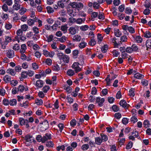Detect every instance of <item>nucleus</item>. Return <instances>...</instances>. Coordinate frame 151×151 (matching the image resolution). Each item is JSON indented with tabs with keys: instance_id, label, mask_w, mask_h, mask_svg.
Masks as SVG:
<instances>
[{
	"instance_id": "18",
	"label": "nucleus",
	"mask_w": 151,
	"mask_h": 151,
	"mask_svg": "<svg viewBox=\"0 0 151 151\" xmlns=\"http://www.w3.org/2000/svg\"><path fill=\"white\" fill-rule=\"evenodd\" d=\"M6 72L7 73L13 76H14L16 73V72L14 69L10 68L8 69Z\"/></svg>"
},
{
	"instance_id": "57",
	"label": "nucleus",
	"mask_w": 151,
	"mask_h": 151,
	"mask_svg": "<svg viewBox=\"0 0 151 151\" xmlns=\"http://www.w3.org/2000/svg\"><path fill=\"white\" fill-rule=\"evenodd\" d=\"M58 127L59 128V130L61 132L64 127V125L63 123H60L58 125Z\"/></svg>"
},
{
	"instance_id": "14",
	"label": "nucleus",
	"mask_w": 151,
	"mask_h": 151,
	"mask_svg": "<svg viewBox=\"0 0 151 151\" xmlns=\"http://www.w3.org/2000/svg\"><path fill=\"white\" fill-rule=\"evenodd\" d=\"M27 49V46L25 44H22L21 45V48L20 49V53H25Z\"/></svg>"
},
{
	"instance_id": "9",
	"label": "nucleus",
	"mask_w": 151,
	"mask_h": 151,
	"mask_svg": "<svg viewBox=\"0 0 151 151\" xmlns=\"http://www.w3.org/2000/svg\"><path fill=\"white\" fill-rule=\"evenodd\" d=\"M51 139V134L49 133H46L45 134V136L42 137V143H44L47 140Z\"/></svg>"
},
{
	"instance_id": "63",
	"label": "nucleus",
	"mask_w": 151,
	"mask_h": 151,
	"mask_svg": "<svg viewBox=\"0 0 151 151\" xmlns=\"http://www.w3.org/2000/svg\"><path fill=\"white\" fill-rule=\"evenodd\" d=\"M130 121L132 123H134L138 121V119L137 117L133 116L131 118Z\"/></svg>"
},
{
	"instance_id": "56",
	"label": "nucleus",
	"mask_w": 151,
	"mask_h": 151,
	"mask_svg": "<svg viewBox=\"0 0 151 151\" xmlns=\"http://www.w3.org/2000/svg\"><path fill=\"white\" fill-rule=\"evenodd\" d=\"M112 110L114 112H117L119 110V107L116 105H113L112 107Z\"/></svg>"
},
{
	"instance_id": "13",
	"label": "nucleus",
	"mask_w": 151,
	"mask_h": 151,
	"mask_svg": "<svg viewBox=\"0 0 151 151\" xmlns=\"http://www.w3.org/2000/svg\"><path fill=\"white\" fill-rule=\"evenodd\" d=\"M40 124H42L41 127L43 128L44 130H46L48 128L49 124L47 121H45L43 122L40 123Z\"/></svg>"
},
{
	"instance_id": "29",
	"label": "nucleus",
	"mask_w": 151,
	"mask_h": 151,
	"mask_svg": "<svg viewBox=\"0 0 151 151\" xmlns=\"http://www.w3.org/2000/svg\"><path fill=\"white\" fill-rule=\"evenodd\" d=\"M100 137L101 139L102 142H106L108 140V137L106 135L104 134H101L100 135Z\"/></svg>"
},
{
	"instance_id": "45",
	"label": "nucleus",
	"mask_w": 151,
	"mask_h": 151,
	"mask_svg": "<svg viewBox=\"0 0 151 151\" xmlns=\"http://www.w3.org/2000/svg\"><path fill=\"white\" fill-rule=\"evenodd\" d=\"M106 81L107 85L108 86H110L111 83V80L110 78L109 75H108L107 77L105 79Z\"/></svg>"
},
{
	"instance_id": "24",
	"label": "nucleus",
	"mask_w": 151,
	"mask_h": 151,
	"mask_svg": "<svg viewBox=\"0 0 151 151\" xmlns=\"http://www.w3.org/2000/svg\"><path fill=\"white\" fill-rule=\"evenodd\" d=\"M114 34L117 37H119L122 34L121 32L119 29H114Z\"/></svg>"
},
{
	"instance_id": "38",
	"label": "nucleus",
	"mask_w": 151,
	"mask_h": 151,
	"mask_svg": "<svg viewBox=\"0 0 151 151\" xmlns=\"http://www.w3.org/2000/svg\"><path fill=\"white\" fill-rule=\"evenodd\" d=\"M97 39L98 43L99 44L103 40V37L101 34H98L97 35Z\"/></svg>"
},
{
	"instance_id": "52",
	"label": "nucleus",
	"mask_w": 151,
	"mask_h": 151,
	"mask_svg": "<svg viewBox=\"0 0 151 151\" xmlns=\"http://www.w3.org/2000/svg\"><path fill=\"white\" fill-rule=\"evenodd\" d=\"M127 31H128L130 33L132 34H133L135 32L134 28L131 26L129 27V28H128V29H127Z\"/></svg>"
},
{
	"instance_id": "25",
	"label": "nucleus",
	"mask_w": 151,
	"mask_h": 151,
	"mask_svg": "<svg viewBox=\"0 0 151 151\" xmlns=\"http://www.w3.org/2000/svg\"><path fill=\"white\" fill-rule=\"evenodd\" d=\"M28 76L27 71H24L22 73L21 78L20 80L22 81L23 79L27 77Z\"/></svg>"
},
{
	"instance_id": "23",
	"label": "nucleus",
	"mask_w": 151,
	"mask_h": 151,
	"mask_svg": "<svg viewBox=\"0 0 151 151\" xmlns=\"http://www.w3.org/2000/svg\"><path fill=\"white\" fill-rule=\"evenodd\" d=\"M134 76L135 78L139 79L142 78L144 77V76L139 73H134Z\"/></svg>"
},
{
	"instance_id": "27",
	"label": "nucleus",
	"mask_w": 151,
	"mask_h": 151,
	"mask_svg": "<svg viewBox=\"0 0 151 151\" xmlns=\"http://www.w3.org/2000/svg\"><path fill=\"white\" fill-rule=\"evenodd\" d=\"M119 104L121 106H122L124 108L126 107L127 104L126 101L124 100H121L119 102Z\"/></svg>"
},
{
	"instance_id": "49",
	"label": "nucleus",
	"mask_w": 151,
	"mask_h": 151,
	"mask_svg": "<svg viewBox=\"0 0 151 151\" xmlns=\"http://www.w3.org/2000/svg\"><path fill=\"white\" fill-rule=\"evenodd\" d=\"M3 2H4L8 5L11 6L12 4V0H2Z\"/></svg>"
},
{
	"instance_id": "7",
	"label": "nucleus",
	"mask_w": 151,
	"mask_h": 151,
	"mask_svg": "<svg viewBox=\"0 0 151 151\" xmlns=\"http://www.w3.org/2000/svg\"><path fill=\"white\" fill-rule=\"evenodd\" d=\"M77 30V27H70L68 29L69 33L71 35H75L76 33Z\"/></svg>"
},
{
	"instance_id": "20",
	"label": "nucleus",
	"mask_w": 151,
	"mask_h": 151,
	"mask_svg": "<svg viewBox=\"0 0 151 151\" xmlns=\"http://www.w3.org/2000/svg\"><path fill=\"white\" fill-rule=\"evenodd\" d=\"M87 43L86 42L83 41L81 42L78 45L80 49H82L85 47L87 46Z\"/></svg>"
},
{
	"instance_id": "41",
	"label": "nucleus",
	"mask_w": 151,
	"mask_h": 151,
	"mask_svg": "<svg viewBox=\"0 0 151 151\" xmlns=\"http://www.w3.org/2000/svg\"><path fill=\"white\" fill-rule=\"evenodd\" d=\"M46 145L48 147H52L54 146V144L52 141H49L46 143Z\"/></svg>"
},
{
	"instance_id": "54",
	"label": "nucleus",
	"mask_w": 151,
	"mask_h": 151,
	"mask_svg": "<svg viewBox=\"0 0 151 151\" xmlns=\"http://www.w3.org/2000/svg\"><path fill=\"white\" fill-rule=\"evenodd\" d=\"M93 8L96 9H98L100 7L99 3L96 2H94L93 3Z\"/></svg>"
},
{
	"instance_id": "11",
	"label": "nucleus",
	"mask_w": 151,
	"mask_h": 151,
	"mask_svg": "<svg viewBox=\"0 0 151 151\" xmlns=\"http://www.w3.org/2000/svg\"><path fill=\"white\" fill-rule=\"evenodd\" d=\"M81 39V36L79 35H74L72 38L73 41L74 42H79Z\"/></svg>"
},
{
	"instance_id": "17",
	"label": "nucleus",
	"mask_w": 151,
	"mask_h": 151,
	"mask_svg": "<svg viewBox=\"0 0 151 151\" xmlns=\"http://www.w3.org/2000/svg\"><path fill=\"white\" fill-rule=\"evenodd\" d=\"M134 38L135 41L137 43H141L142 41V39L140 36H136L135 37H134Z\"/></svg>"
},
{
	"instance_id": "6",
	"label": "nucleus",
	"mask_w": 151,
	"mask_h": 151,
	"mask_svg": "<svg viewBox=\"0 0 151 151\" xmlns=\"http://www.w3.org/2000/svg\"><path fill=\"white\" fill-rule=\"evenodd\" d=\"M43 81H42L39 79L36 81L35 84V86L37 89H38L39 88L42 87L43 86Z\"/></svg>"
},
{
	"instance_id": "59",
	"label": "nucleus",
	"mask_w": 151,
	"mask_h": 151,
	"mask_svg": "<svg viewBox=\"0 0 151 151\" xmlns=\"http://www.w3.org/2000/svg\"><path fill=\"white\" fill-rule=\"evenodd\" d=\"M35 103L38 105H40L43 103L42 100L41 99H36L35 100Z\"/></svg>"
},
{
	"instance_id": "50",
	"label": "nucleus",
	"mask_w": 151,
	"mask_h": 151,
	"mask_svg": "<svg viewBox=\"0 0 151 151\" xmlns=\"http://www.w3.org/2000/svg\"><path fill=\"white\" fill-rule=\"evenodd\" d=\"M27 72L28 76L30 77L33 76L35 74V72L33 71L30 70H28L27 71Z\"/></svg>"
},
{
	"instance_id": "60",
	"label": "nucleus",
	"mask_w": 151,
	"mask_h": 151,
	"mask_svg": "<svg viewBox=\"0 0 151 151\" xmlns=\"http://www.w3.org/2000/svg\"><path fill=\"white\" fill-rule=\"evenodd\" d=\"M67 37L65 36H63L59 38V41L61 42H63L66 40Z\"/></svg>"
},
{
	"instance_id": "37",
	"label": "nucleus",
	"mask_w": 151,
	"mask_h": 151,
	"mask_svg": "<svg viewBox=\"0 0 151 151\" xmlns=\"http://www.w3.org/2000/svg\"><path fill=\"white\" fill-rule=\"evenodd\" d=\"M85 20V18H79L76 19V22L78 24H81L84 22Z\"/></svg>"
},
{
	"instance_id": "8",
	"label": "nucleus",
	"mask_w": 151,
	"mask_h": 151,
	"mask_svg": "<svg viewBox=\"0 0 151 151\" xmlns=\"http://www.w3.org/2000/svg\"><path fill=\"white\" fill-rule=\"evenodd\" d=\"M132 135L130 136L129 137V138L132 140H134L135 138L139 136L138 132L136 131L132 132Z\"/></svg>"
},
{
	"instance_id": "44",
	"label": "nucleus",
	"mask_w": 151,
	"mask_h": 151,
	"mask_svg": "<svg viewBox=\"0 0 151 151\" xmlns=\"http://www.w3.org/2000/svg\"><path fill=\"white\" fill-rule=\"evenodd\" d=\"M76 19L73 17H70L69 18L68 23L69 24H73L76 22Z\"/></svg>"
},
{
	"instance_id": "43",
	"label": "nucleus",
	"mask_w": 151,
	"mask_h": 151,
	"mask_svg": "<svg viewBox=\"0 0 151 151\" xmlns=\"http://www.w3.org/2000/svg\"><path fill=\"white\" fill-rule=\"evenodd\" d=\"M146 45L147 48H151V40H147L146 42Z\"/></svg>"
},
{
	"instance_id": "34",
	"label": "nucleus",
	"mask_w": 151,
	"mask_h": 151,
	"mask_svg": "<svg viewBox=\"0 0 151 151\" xmlns=\"http://www.w3.org/2000/svg\"><path fill=\"white\" fill-rule=\"evenodd\" d=\"M17 101L16 99H13L9 100V104L10 106H14L17 104Z\"/></svg>"
},
{
	"instance_id": "22",
	"label": "nucleus",
	"mask_w": 151,
	"mask_h": 151,
	"mask_svg": "<svg viewBox=\"0 0 151 151\" xmlns=\"http://www.w3.org/2000/svg\"><path fill=\"white\" fill-rule=\"evenodd\" d=\"M53 106H54V107L53 108V110H55V109H58L59 107V101L58 99H56L54 102Z\"/></svg>"
},
{
	"instance_id": "62",
	"label": "nucleus",
	"mask_w": 151,
	"mask_h": 151,
	"mask_svg": "<svg viewBox=\"0 0 151 151\" xmlns=\"http://www.w3.org/2000/svg\"><path fill=\"white\" fill-rule=\"evenodd\" d=\"M53 35H50L49 36L47 37V41L48 42H51L52 40Z\"/></svg>"
},
{
	"instance_id": "19",
	"label": "nucleus",
	"mask_w": 151,
	"mask_h": 151,
	"mask_svg": "<svg viewBox=\"0 0 151 151\" xmlns=\"http://www.w3.org/2000/svg\"><path fill=\"white\" fill-rule=\"evenodd\" d=\"M100 137L95 138V143L97 145H100L102 142Z\"/></svg>"
},
{
	"instance_id": "48",
	"label": "nucleus",
	"mask_w": 151,
	"mask_h": 151,
	"mask_svg": "<svg viewBox=\"0 0 151 151\" xmlns=\"http://www.w3.org/2000/svg\"><path fill=\"white\" fill-rule=\"evenodd\" d=\"M28 28V26L26 24H24L21 26V29L23 31H26Z\"/></svg>"
},
{
	"instance_id": "47",
	"label": "nucleus",
	"mask_w": 151,
	"mask_h": 151,
	"mask_svg": "<svg viewBox=\"0 0 151 151\" xmlns=\"http://www.w3.org/2000/svg\"><path fill=\"white\" fill-rule=\"evenodd\" d=\"M50 88V87L49 86L45 85L42 88V90L45 93H47Z\"/></svg>"
},
{
	"instance_id": "51",
	"label": "nucleus",
	"mask_w": 151,
	"mask_h": 151,
	"mask_svg": "<svg viewBox=\"0 0 151 151\" xmlns=\"http://www.w3.org/2000/svg\"><path fill=\"white\" fill-rule=\"evenodd\" d=\"M89 147V145L87 144L83 145L81 147V149L83 150H86L88 149Z\"/></svg>"
},
{
	"instance_id": "35",
	"label": "nucleus",
	"mask_w": 151,
	"mask_h": 151,
	"mask_svg": "<svg viewBox=\"0 0 151 151\" xmlns=\"http://www.w3.org/2000/svg\"><path fill=\"white\" fill-rule=\"evenodd\" d=\"M135 89L134 88H132L129 90V96L132 97H133L134 96L135 93Z\"/></svg>"
},
{
	"instance_id": "33",
	"label": "nucleus",
	"mask_w": 151,
	"mask_h": 151,
	"mask_svg": "<svg viewBox=\"0 0 151 151\" xmlns=\"http://www.w3.org/2000/svg\"><path fill=\"white\" fill-rule=\"evenodd\" d=\"M68 27L67 24L62 26L61 27V30L63 32V33H66L67 31Z\"/></svg>"
},
{
	"instance_id": "40",
	"label": "nucleus",
	"mask_w": 151,
	"mask_h": 151,
	"mask_svg": "<svg viewBox=\"0 0 151 151\" xmlns=\"http://www.w3.org/2000/svg\"><path fill=\"white\" fill-rule=\"evenodd\" d=\"M108 48V46L107 45H104V46L102 47L101 48V50L102 52L104 53H106Z\"/></svg>"
},
{
	"instance_id": "3",
	"label": "nucleus",
	"mask_w": 151,
	"mask_h": 151,
	"mask_svg": "<svg viewBox=\"0 0 151 151\" xmlns=\"http://www.w3.org/2000/svg\"><path fill=\"white\" fill-rule=\"evenodd\" d=\"M43 54L46 57L52 58L55 55V52L53 51L49 52L47 50H43Z\"/></svg>"
},
{
	"instance_id": "28",
	"label": "nucleus",
	"mask_w": 151,
	"mask_h": 151,
	"mask_svg": "<svg viewBox=\"0 0 151 151\" xmlns=\"http://www.w3.org/2000/svg\"><path fill=\"white\" fill-rule=\"evenodd\" d=\"M143 124L144 127L146 128L150 127V124L149 121L147 119L144 121Z\"/></svg>"
},
{
	"instance_id": "4",
	"label": "nucleus",
	"mask_w": 151,
	"mask_h": 151,
	"mask_svg": "<svg viewBox=\"0 0 151 151\" xmlns=\"http://www.w3.org/2000/svg\"><path fill=\"white\" fill-rule=\"evenodd\" d=\"M96 102L98 103L99 106L101 107L103 105V103L105 101V99L104 98H101L100 97H97L96 99Z\"/></svg>"
},
{
	"instance_id": "55",
	"label": "nucleus",
	"mask_w": 151,
	"mask_h": 151,
	"mask_svg": "<svg viewBox=\"0 0 151 151\" xmlns=\"http://www.w3.org/2000/svg\"><path fill=\"white\" fill-rule=\"evenodd\" d=\"M125 9V6L124 4H122L119 6L118 9L119 12H122Z\"/></svg>"
},
{
	"instance_id": "46",
	"label": "nucleus",
	"mask_w": 151,
	"mask_h": 151,
	"mask_svg": "<svg viewBox=\"0 0 151 151\" xmlns=\"http://www.w3.org/2000/svg\"><path fill=\"white\" fill-rule=\"evenodd\" d=\"M46 9L47 12L48 13H51L54 12V10L50 6H47L46 7Z\"/></svg>"
},
{
	"instance_id": "1",
	"label": "nucleus",
	"mask_w": 151,
	"mask_h": 151,
	"mask_svg": "<svg viewBox=\"0 0 151 151\" xmlns=\"http://www.w3.org/2000/svg\"><path fill=\"white\" fill-rule=\"evenodd\" d=\"M79 64L77 62H74L71 66L76 73H78L81 70V68L79 66Z\"/></svg>"
},
{
	"instance_id": "16",
	"label": "nucleus",
	"mask_w": 151,
	"mask_h": 151,
	"mask_svg": "<svg viewBox=\"0 0 151 151\" xmlns=\"http://www.w3.org/2000/svg\"><path fill=\"white\" fill-rule=\"evenodd\" d=\"M19 122L20 125L21 126L25 124L26 123L28 122V121L27 119H24V118L22 117L19 119Z\"/></svg>"
},
{
	"instance_id": "61",
	"label": "nucleus",
	"mask_w": 151,
	"mask_h": 151,
	"mask_svg": "<svg viewBox=\"0 0 151 151\" xmlns=\"http://www.w3.org/2000/svg\"><path fill=\"white\" fill-rule=\"evenodd\" d=\"M52 69L54 71H58L60 70V68L58 65H56L52 66Z\"/></svg>"
},
{
	"instance_id": "36",
	"label": "nucleus",
	"mask_w": 151,
	"mask_h": 151,
	"mask_svg": "<svg viewBox=\"0 0 151 151\" xmlns=\"http://www.w3.org/2000/svg\"><path fill=\"white\" fill-rule=\"evenodd\" d=\"M98 18L99 19L103 20L105 19L104 14L103 12H99L98 15Z\"/></svg>"
},
{
	"instance_id": "10",
	"label": "nucleus",
	"mask_w": 151,
	"mask_h": 151,
	"mask_svg": "<svg viewBox=\"0 0 151 151\" xmlns=\"http://www.w3.org/2000/svg\"><path fill=\"white\" fill-rule=\"evenodd\" d=\"M7 56L9 58H11L14 56V52L13 50H9L6 53Z\"/></svg>"
},
{
	"instance_id": "21",
	"label": "nucleus",
	"mask_w": 151,
	"mask_h": 151,
	"mask_svg": "<svg viewBox=\"0 0 151 151\" xmlns=\"http://www.w3.org/2000/svg\"><path fill=\"white\" fill-rule=\"evenodd\" d=\"M63 57H62V59L61 60H63V61L65 63H68L69 61V58L68 56L66 55H63Z\"/></svg>"
},
{
	"instance_id": "53",
	"label": "nucleus",
	"mask_w": 151,
	"mask_h": 151,
	"mask_svg": "<svg viewBox=\"0 0 151 151\" xmlns=\"http://www.w3.org/2000/svg\"><path fill=\"white\" fill-rule=\"evenodd\" d=\"M36 139L39 142H42V137L40 135H38L36 137Z\"/></svg>"
},
{
	"instance_id": "5",
	"label": "nucleus",
	"mask_w": 151,
	"mask_h": 151,
	"mask_svg": "<svg viewBox=\"0 0 151 151\" xmlns=\"http://www.w3.org/2000/svg\"><path fill=\"white\" fill-rule=\"evenodd\" d=\"M61 24V22L59 21H56L53 25L51 26L52 29L53 30H57V28L60 27Z\"/></svg>"
},
{
	"instance_id": "42",
	"label": "nucleus",
	"mask_w": 151,
	"mask_h": 151,
	"mask_svg": "<svg viewBox=\"0 0 151 151\" xmlns=\"http://www.w3.org/2000/svg\"><path fill=\"white\" fill-rule=\"evenodd\" d=\"M12 40L10 37L9 36H5V40L4 41V43L5 45H7Z\"/></svg>"
},
{
	"instance_id": "58",
	"label": "nucleus",
	"mask_w": 151,
	"mask_h": 151,
	"mask_svg": "<svg viewBox=\"0 0 151 151\" xmlns=\"http://www.w3.org/2000/svg\"><path fill=\"white\" fill-rule=\"evenodd\" d=\"M13 49L15 51L19 50L20 49V47L19 44H15L13 46Z\"/></svg>"
},
{
	"instance_id": "30",
	"label": "nucleus",
	"mask_w": 151,
	"mask_h": 151,
	"mask_svg": "<svg viewBox=\"0 0 151 151\" xmlns=\"http://www.w3.org/2000/svg\"><path fill=\"white\" fill-rule=\"evenodd\" d=\"M64 89L68 93H70L72 90V89L70 87L66 85H64Z\"/></svg>"
},
{
	"instance_id": "2",
	"label": "nucleus",
	"mask_w": 151,
	"mask_h": 151,
	"mask_svg": "<svg viewBox=\"0 0 151 151\" xmlns=\"http://www.w3.org/2000/svg\"><path fill=\"white\" fill-rule=\"evenodd\" d=\"M24 138L25 142V143L26 144L27 142H28L29 143H32V142L35 141L32 136L29 134L25 135L24 137Z\"/></svg>"
},
{
	"instance_id": "15",
	"label": "nucleus",
	"mask_w": 151,
	"mask_h": 151,
	"mask_svg": "<svg viewBox=\"0 0 151 151\" xmlns=\"http://www.w3.org/2000/svg\"><path fill=\"white\" fill-rule=\"evenodd\" d=\"M79 12V10L77 8H75L73 10L72 12L70 13V15L71 17L76 16Z\"/></svg>"
},
{
	"instance_id": "26",
	"label": "nucleus",
	"mask_w": 151,
	"mask_h": 151,
	"mask_svg": "<svg viewBox=\"0 0 151 151\" xmlns=\"http://www.w3.org/2000/svg\"><path fill=\"white\" fill-rule=\"evenodd\" d=\"M3 80L5 83H8L11 81V77L10 76L6 75L4 77Z\"/></svg>"
},
{
	"instance_id": "31",
	"label": "nucleus",
	"mask_w": 151,
	"mask_h": 151,
	"mask_svg": "<svg viewBox=\"0 0 151 151\" xmlns=\"http://www.w3.org/2000/svg\"><path fill=\"white\" fill-rule=\"evenodd\" d=\"M67 74L69 76H71L75 74V71L72 69H69L67 71Z\"/></svg>"
},
{
	"instance_id": "64",
	"label": "nucleus",
	"mask_w": 151,
	"mask_h": 151,
	"mask_svg": "<svg viewBox=\"0 0 151 151\" xmlns=\"http://www.w3.org/2000/svg\"><path fill=\"white\" fill-rule=\"evenodd\" d=\"M125 12L126 14H129L132 13V10L130 7H127L125 9Z\"/></svg>"
},
{
	"instance_id": "39",
	"label": "nucleus",
	"mask_w": 151,
	"mask_h": 151,
	"mask_svg": "<svg viewBox=\"0 0 151 151\" xmlns=\"http://www.w3.org/2000/svg\"><path fill=\"white\" fill-rule=\"evenodd\" d=\"M144 37L147 38L151 37V33L148 31L145 32L144 34Z\"/></svg>"
},
{
	"instance_id": "32",
	"label": "nucleus",
	"mask_w": 151,
	"mask_h": 151,
	"mask_svg": "<svg viewBox=\"0 0 151 151\" xmlns=\"http://www.w3.org/2000/svg\"><path fill=\"white\" fill-rule=\"evenodd\" d=\"M96 43V40L93 38L91 39L88 42V44L92 46L95 45Z\"/></svg>"
},
{
	"instance_id": "12",
	"label": "nucleus",
	"mask_w": 151,
	"mask_h": 151,
	"mask_svg": "<svg viewBox=\"0 0 151 151\" xmlns=\"http://www.w3.org/2000/svg\"><path fill=\"white\" fill-rule=\"evenodd\" d=\"M17 89L18 91L20 92H22L24 90H25V91H26L28 90L27 87H24L23 85H20L18 87Z\"/></svg>"
}]
</instances>
